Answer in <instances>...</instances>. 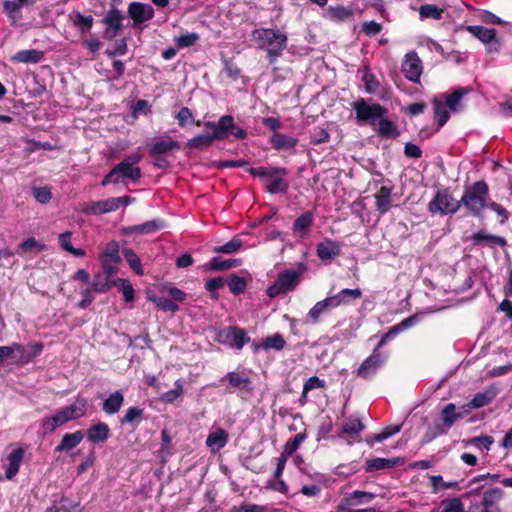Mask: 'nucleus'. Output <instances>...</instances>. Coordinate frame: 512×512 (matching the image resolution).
<instances>
[{
    "instance_id": "obj_36",
    "label": "nucleus",
    "mask_w": 512,
    "mask_h": 512,
    "mask_svg": "<svg viewBox=\"0 0 512 512\" xmlns=\"http://www.w3.org/2000/svg\"><path fill=\"white\" fill-rule=\"evenodd\" d=\"M69 17L73 26L77 28L81 34L89 32L93 27L94 19L91 15H84L79 11H73Z\"/></svg>"
},
{
    "instance_id": "obj_38",
    "label": "nucleus",
    "mask_w": 512,
    "mask_h": 512,
    "mask_svg": "<svg viewBox=\"0 0 512 512\" xmlns=\"http://www.w3.org/2000/svg\"><path fill=\"white\" fill-rule=\"evenodd\" d=\"M433 104V111H434V118L438 122V127L436 131H438L441 127H443L449 120L450 114L447 110L446 104L437 97L433 98L432 100Z\"/></svg>"
},
{
    "instance_id": "obj_49",
    "label": "nucleus",
    "mask_w": 512,
    "mask_h": 512,
    "mask_svg": "<svg viewBox=\"0 0 512 512\" xmlns=\"http://www.w3.org/2000/svg\"><path fill=\"white\" fill-rule=\"evenodd\" d=\"M178 125L181 128H185L188 124H195L196 126H201L202 122L200 120L195 121L192 110L188 107H182L179 112L175 116Z\"/></svg>"
},
{
    "instance_id": "obj_11",
    "label": "nucleus",
    "mask_w": 512,
    "mask_h": 512,
    "mask_svg": "<svg viewBox=\"0 0 512 512\" xmlns=\"http://www.w3.org/2000/svg\"><path fill=\"white\" fill-rule=\"evenodd\" d=\"M127 13L132 27L142 29L145 22L153 19L155 10L150 4L135 1L128 5Z\"/></svg>"
},
{
    "instance_id": "obj_16",
    "label": "nucleus",
    "mask_w": 512,
    "mask_h": 512,
    "mask_svg": "<svg viewBox=\"0 0 512 512\" xmlns=\"http://www.w3.org/2000/svg\"><path fill=\"white\" fill-rule=\"evenodd\" d=\"M384 359L380 352L373 351L359 366L356 375L362 379H370L373 377L379 368L383 365Z\"/></svg>"
},
{
    "instance_id": "obj_21",
    "label": "nucleus",
    "mask_w": 512,
    "mask_h": 512,
    "mask_svg": "<svg viewBox=\"0 0 512 512\" xmlns=\"http://www.w3.org/2000/svg\"><path fill=\"white\" fill-rule=\"evenodd\" d=\"M392 188L381 186L374 194L375 208L381 215L386 214L392 208Z\"/></svg>"
},
{
    "instance_id": "obj_42",
    "label": "nucleus",
    "mask_w": 512,
    "mask_h": 512,
    "mask_svg": "<svg viewBox=\"0 0 512 512\" xmlns=\"http://www.w3.org/2000/svg\"><path fill=\"white\" fill-rule=\"evenodd\" d=\"M100 260H106V262H112L113 264L121 263L119 245L116 241L112 240L109 243H107L105 249L100 254Z\"/></svg>"
},
{
    "instance_id": "obj_12",
    "label": "nucleus",
    "mask_w": 512,
    "mask_h": 512,
    "mask_svg": "<svg viewBox=\"0 0 512 512\" xmlns=\"http://www.w3.org/2000/svg\"><path fill=\"white\" fill-rule=\"evenodd\" d=\"M134 201L131 196L112 197L105 200L92 202V204L85 210L89 214H103L116 211L122 206H127Z\"/></svg>"
},
{
    "instance_id": "obj_15",
    "label": "nucleus",
    "mask_w": 512,
    "mask_h": 512,
    "mask_svg": "<svg viewBox=\"0 0 512 512\" xmlns=\"http://www.w3.org/2000/svg\"><path fill=\"white\" fill-rule=\"evenodd\" d=\"M216 125L218 131H220L219 134L221 141L226 139L229 135H232L240 140H244L247 138V132L241 127L235 125L234 118L231 115L221 116L219 120L216 122Z\"/></svg>"
},
{
    "instance_id": "obj_47",
    "label": "nucleus",
    "mask_w": 512,
    "mask_h": 512,
    "mask_svg": "<svg viewBox=\"0 0 512 512\" xmlns=\"http://www.w3.org/2000/svg\"><path fill=\"white\" fill-rule=\"evenodd\" d=\"M116 281H110L107 277L101 274H96L93 277L91 282V287L95 292L106 293L108 292L114 285Z\"/></svg>"
},
{
    "instance_id": "obj_5",
    "label": "nucleus",
    "mask_w": 512,
    "mask_h": 512,
    "mask_svg": "<svg viewBox=\"0 0 512 512\" xmlns=\"http://www.w3.org/2000/svg\"><path fill=\"white\" fill-rule=\"evenodd\" d=\"M301 271L286 269L278 274L276 281L266 291L270 298L294 291L301 280Z\"/></svg>"
},
{
    "instance_id": "obj_8",
    "label": "nucleus",
    "mask_w": 512,
    "mask_h": 512,
    "mask_svg": "<svg viewBox=\"0 0 512 512\" xmlns=\"http://www.w3.org/2000/svg\"><path fill=\"white\" fill-rule=\"evenodd\" d=\"M202 125L205 129L211 130L212 133L196 135L184 144V149L203 151L211 147L215 141H221L220 131H218L215 121H205Z\"/></svg>"
},
{
    "instance_id": "obj_17",
    "label": "nucleus",
    "mask_w": 512,
    "mask_h": 512,
    "mask_svg": "<svg viewBox=\"0 0 512 512\" xmlns=\"http://www.w3.org/2000/svg\"><path fill=\"white\" fill-rule=\"evenodd\" d=\"M341 245L330 238H325L316 246V254L318 258L325 263L333 261L341 255Z\"/></svg>"
},
{
    "instance_id": "obj_34",
    "label": "nucleus",
    "mask_w": 512,
    "mask_h": 512,
    "mask_svg": "<svg viewBox=\"0 0 512 512\" xmlns=\"http://www.w3.org/2000/svg\"><path fill=\"white\" fill-rule=\"evenodd\" d=\"M44 58V52L37 49L20 50L11 58L13 62L18 63H39Z\"/></svg>"
},
{
    "instance_id": "obj_57",
    "label": "nucleus",
    "mask_w": 512,
    "mask_h": 512,
    "mask_svg": "<svg viewBox=\"0 0 512 512\" xmlns=\"http://www.w3.org/2000/svg\"><path fill=\"white\" fill-rule=\"evenodd\" d=\"M305 438V433L296 434L292 439L286 442L283 454L286 456L293 455L298 450L299 446L305 440Z\"/></svg>"
},
{
    "instance_id": "obj_1",
    "label": "nucleus",
    "mask_w": 512,
    "mask_h": 512,
    "mask_svg": "<svg viewBox=\"0 0 512 512\" xmlns=\"http://www.w3.org/2000/svg\"><path fill=\"white\" fill-rule=\"evenodd\" d=\"M252 36L259 48L266 51V58L270 64L275 63L287 47V35L280 30L258 28L253 31Z\"/></svg>"
},
{
    "instance_id": "obj_48",
    "label": "nucleus",
    "mask_w": 512,
    "mask_h": 512,
    "mask_svg": "<svg viewBox=\"0 0 512 512\" xmlns=\"http://www.w3.org/2000/svg\"><path fill=\"white\" fill-rule=\"evenodd\" d=\"M122 254H123L125 260L127 261V263L129 264L130 268L137 275L141 276V275L144 274V271H143V268H142V264H141V260L138 257V255L132 249L124 248L122 250Z\"/></svg>"
},
{
    "instance_id": "obj_9",
    "label": "nucleus",
    "mask_w": 512,
    "mask_h": 512,
    "mask_svg": "<svg viewBox=\"0 0 512 512\" xmlns=\"http://www.w3.org/2000/svg\"><path fill=\"white\" fill-rule=\"evenodd\" d=\"M216 340L221 344L241 350L251 341V338L248 336L244 328L228 326L218 331Z\"/></svg>"
},
{
    "instance_id": "obj_6",
    "label": "nucleus",
    "mask_w": 512,
    "mask_h": 512,
    "mask_svg": "<svg viewBox=\"0 0 512 512\" xmlns=\"http://www.w3.org/2000/svg\"><path fill=\"white\" fill-rule=\"evenodd\" d=\"M460 209V202L455 200L447 188L438 189L428 203V210L432 214H455Z\"/></svg>"
},
{
    "instance_id": "obj_24",
    "label": "nucleus",
    "mask_w": 512,
    "mask_h": 512,
    "mask_svg": "<svg viewBox=\"0 0 512 512\" xmlns=\"http://www.w3.org/2000/svg\"><path fill=\"white\" fill-rule=\"evenodd\" d=\"M314 223V214L312 211L302 213L293 223L292 231L300 238H305L308 235V230Z\"/></svg>"
},
{
    "instance_id": "obj_14",
    "label": "nucleus",
    "mask_w": 512,
    "mask_h": 512,
    "mask_svg": "<svg viewBox=\"0 0 512 512\" xmlns=\"http://www.w3.org/2000/svg\"><path fill=\"white\" fill-rule=\"evenodd\" d=\"M404 76L413 83H420V77L423 72L422 60L417 52L410 51L404 57L401 65Z\"/></svg>"
},
{
    "instance_id": "obj_33",
    "label": "nucleus",
    "mask_w": 512,
    "mask_h": 512,
    "mask_svg": "<svg viewBox=\"0 0 512 512\" xmlns=\"http://www.w3.org/2000/svg\"><path fill=\"white\" fill-rule=\"evenodd\" d=\"M229 435L226 430L218 428L217 430L209 433L206 438V445L211 448L212 451H219L228 442Z\"/></svg>"
},
{
    "instance_id": "obj_59",
    "label": "nucleus",
    "mask_w": 512,
    "mask_h": 512,
    "mask_svg": "<svg viewBox=\"0 0 512 512\" xmlns=\"http://www.w3.org/2000/svg\"><path fill=\"white\" fill-rule=\"evenodd\" d=\"M224 284L225 281L222 277H213L205 282V289L212 293L211 298H213L214 300H218L219 296L216 293V291L223 288Z\"/></svg>"
},
{
    "instance_id": "obj_44",
    "label": "nucleus",
    "mask_w": 512,
    "mask_h": 512,
    "mask_svg": "<svg viewBox=\"0 0 512 512\" xmlns=\"http://www.w3.org/2000/svg\"><path fill=\"white\" fill-rule=\"evenodd\" d=\"M263 350L281 351L286 346V341L280 333H275L265 337L261 343Z\"/></svg>"
},
{
    "instance_id": "obj_61",
    "label": "nucleus",
    "mask_w": 512,
    "mask_h": 512,
    "mask_svg": "<svg viewBox=\"0 0 512 512\" xmlns=\"http://www.w3.org/2000/svg\"><path fill=\"white\" fill-rule=\"evenodd\" d=\"M325 303H323L322 301H318L308 312V319H309V322H311L312 324H317L319 322V319H320V316L325 312L327 311V309L325 308Z\"/></svg>"
},
{
    "instance_id": "obj_37",
    "label": "nucleus",
    "mask_w": 512,
    "mask_h": 512,
    "mask_svg": "<svg viewBox=\"0 0 512 512\" xmlns=\"http://www.w3.org/2000/svg\"><path fill=\"white\" fill-rule=\"evenodd\" d=\"M122 20L123 16L121 11L115 7H112L106 12L101 22L107 28L121 32L123 29Z\"/></svg>"
},
{
    "instance_id": "obj_4",
    "label": "nucleus",
    "mask_w": 512,
    "mask_h": 512,
    "mask_svg": "<svg viewBox=\"0 0 512 512\" xmlns=\"http://www.w3.org/2000/svg\"><path fill=\"white\" fill-rule=\"evenodd\" d=\"M358 123L375 126L376 123L386 116L388 109L379 103L368 104L365 99L360 98L352 104Z\"/></svg>"
},
{
    "instance_id": "obj_43",
    "label": "nucleus",
    "mask_w": 512,
    "mask_h": 512,
    "mask_svg": "<svg viewBox=\"0 0 512 512\" xmlns=\"http://www.w3.org/2000/svg\"><path fill=\"white\" fill-rule=\"evenodd\" d=\"M241 259H222L221 257H213L209 261V268L213 271H225L240 266Z\"/></svg>"
},
{
    "instance_id": "obj_51",
    "label": "nucleus",
    "mask_w": 512,
    "mask_h": 512,
    "mask_svg": "<svg viewBox=\"0 0 512 512\" xmlns=\"http://www.w3.org/2000/svg\"><path fill=\"white\" fill-rule=\"evenodd\" d=\"M328 16L333 20H347L353 16L351 9L342 5L329 6L327 9Z\"/></svg>"
},
{
    "instance_id": "obj_39",
    "label": "nucleus",
    "mask_w": 512,
    "mask_h": 512,
    "mask_svg": "<svg viewBox=\"0 0 512 512\" xmlns=\"http://www.w3.org/2000/svg\"><path fill=\"white\" fill-rule=\"evenodd\" d=\"M364 428L365 426L360 419L350 416L342 425L341 433L348 435L351 439H356Z\"/></svg>"
},
{
    "instance_id": "obj_35",
    "label": "nucleus",
    "mask_w": 512,
    "mask_h": 512,
    "mask_svg": "<svg viewBox=\"0 0 512 512\" xmlns=\"http://www.w3.org/2000/svg\"><path fill=\"white\" fill-rule=\"evenodd\" d=\"M270 143L276 150H290L297 145L298 139L283 133L275 132L270 138Z\"/></svg>"
},
{
    "instance_id": "obj_27",
    "label": "nucleus",
    "mask_w": 512,
    "mask_h": 512,
    "mask_svg": "<svg viewBox=\"0 0 512 512\" xmlns=\"http://www.w3.org/2000/svg\"><path fill=\"white\" fill-rule=\"evenodd\" d=\"M165 227L164 221L153 219L139 225H133L125 228V234H151Z\"/></svg>"
},
{
    "instance_id": "obj_45",
    "label": "nucleus",
    "mask_w": 512,
    "mask_h": 512,
    "mask_svg": "<svg viewBox=\"0 0 512 512\" xmlns=\"http://www.w3.org/2000/svg\"><path fill=\"white\" fill-rule=\"evenodd\" d=\"M64 424L58 412L52 416H45L41 420V428L45 435L53 433L58 427Z\"/></svg>"
},
{
    "instance_id": "obj_18",
    "label": "nucleus",
    "mask_w": 512,
    "mask_h": 512,
    "mask_svg": "<svg viewBox=\"0 0 512 512\" xmlns=\"http://www.w3.org/2000/svg\"><path fill=\"white\" fill-rule=\"evenodd\" d=\"M10 348H13V354L15 352L19 354L21 364H27L42 353L43 344L41 342L30 344L28 346L30 350H27L25 346L19 343H13L10 345Z\"/></svg>"
},
{
    "instance_id": "obj_22",
    "label": "nucleus",
    "mask_w": 512,
    "mask_h": 512,
    "mask_svg": "<svg viewBox=\"0 0 512 512\" xmlns=\"http://www.w3.org/2000/svg\"><path fill=\"white\" fill-rule=\"evenodd\" d=\"M498 392L499 390L496 387L490 386L483 392L477 393L466 405V407L468 409H478L484 407L496 398Z\"/></svg>"
},
{
    "instance_id": "obj_63",
    "label": "nucleus",
    "mask_w": 512,
    "mask_h": 512,
    "mask_svg": "<svg viewBox=\"0 0 512 512\" xmlns=\"http://www.w3.org/2000/svg\"><path fill=\"white\" fill-rule=\"evenodd\" d=\"M20 2H15L13 0H4L3 8L4 11L8 14L9 18L13 21L16 20L18 14L20 13L21 6Z\"/></svg>"
},
{
    "instance_id": "obj_53",
    "label": "nucleus",
    "mask_w": 512,
    "mask_h": 512,
    "mask_svg": "<svg viewBox=\"0 0 512 512\" xmlns=\"http://www.w3.org/2000/svg\"><path fill=\"white\" fill-rule=\"evenodd\" d=\"M468 92V90L464 87H459L455 89L452 94L445 96V104L446 106L452 110L456 111L457 106L460 104L461 99L463 96Z\"/></svg>"
},
{
    "instance_id": "obj_2",
    "label": "nucleus",
    "mask_w": 512,
    "mask_h": 512,
    "mask_svg": "<svg viewBox=\"0 0 512 512\" xmlns=\"http://www.w3.org/2000/svg\"><path fill=\"white\" fill-rule=\"evenodd\" d=\"M489 200V185L485 180H479L465 188L459 202L460 207L464 206L469 215L482 218Z\"/></svg>"
},
{
    "instance_id": "obj_62",
    "label": "nucleus",
    "mask_w": 512,
    "mask_h": 512,
    "mask_svg": "<svg viewBox=\"0 0 512 512\" xmlns=\"http://www.w3.org/2000/svg\"><path fill=\"white\" fill-rule=\"evenodd\" d=\"M363 81L365 83V89L368 93H375L379 87V82L375 75L367 69L363 74Z\"/></svg>"
},
{
    "instance_id": "obj_56",
    "label": "nucleus",
    "mask_w": 512,
    "mask_h": 512,
    "mask_svg": "<svg viewBox=\"0 0 512 512\" xmlns=\"http://www.w3.org/2000/svg\"><path fill=\"white\" fill-rule=\"evenodd\" d=\"M152 302L156 304V306L162 311H169L175 313L179 310V306L172 299L167 297H158L155 296L150 298Z\"/></svg>"
},
{
    "instance_id": "obj_55",
    "label": "nucleus",
    "mask_w": 512,
    "mask_h": 512,
    "mask_svg": "<svg viewBox=\"0 0 512 512\" xmlns=\"http://www.w3.org/2000/svg\"><path fill=\"white\" fill-rule=\"evenodd\" d=\"M337 296L342 305H347L351 301L360 299L362 297V291L359 288H355V289L345 288V289H342L340 292H338Z\"/></svg>"
},
{
    "instance_id": "obj_40",
    "label": "nucleus",
    "mask_w": 512,
    "mask_h": 512,
    "mask_svg": "<svg viewBox=\"0 0 512 512\" xmlns=\"http://www.w3.org/2000/svg\"><path fill=\"white\" fill-rule=\"evenodd\" d=\"M462 417L463 415L461 413L456 412V406L454 403H448L440 412L441 421L444 423L446 428L449 429Z\"/></svg>"
},
{
    "instance_id": "obj_20",
    "label": "nucleus",
    "mask_w": 512,
    "mask_h": 512,
    "mask_svg": "<svg viewBox=\"0 0 512 512\" xmlns=\"http://www.w3.org/2000/svg\"><path fill=\"white\" fill-rule=\"evenodd\" d=\"M84 435L93 444L104 443L110 436V428L107 423L98 422L91 425Z\"/></svg>"
},
{
    "instance_id": "obj_58",
    "label": "nucleus",
    "mask_w": 512,
    "mask_h": 512,
    "mask_svg": "<svg viewBox=\"0 0 512 512\" xmlns=\"http://www.w3.org/2000/svg\"><path fill=\"white\" fill-rule=\"evenodd\" d=\"M486 208L497 214L500 219L499 223L501 225L505 224L510 218V212L501 204L495 201L489 200Z\"/></svg>"
},
{
    "instance_id": "obj_23",
    "label": "nucleus",
    "mask_w": 512,
    "mask_h": 512,
    "mask_svg": "<svg viewBox=\"0 0 512 512\" xmlns=\"http://www.w3.org/2000/svg\"><path fill=\"white\" fill-rule=\"evenodd\" d=\"M375 131L381 139H397L400 136L397 124L385 116L378 121Z\"/></svg>"
},
{
    "instance_id": "obj_31",
    "label": "nucleus",
    "mask_w": 512,
    "mask_h": 512,
    "mask_svg": "<svg viewBox=\"0 0 512 512\" xmlns=\"http://www.w3.org/2000/svg\"><path fill=\"white\" fill-rule=\"evenodd\" d=\"M180 148L181 144L176 140L159 139L149 147V155L151 157H157L169 151L178 150Z\"/></svg>"
},
{
    "instance_id": "obj_28",
    "label": "nucleus",
    "mask_w": 512,
    "mask_h": 512,
    "mask_svg": "<svg viewBox=\"0 0 512 512\" xmlns=\"http://www.w3.org/2000/svg\"><path fill=\"white\" fill-rule=\"evenodd\" d=\"M470 239L474 246L483 245L484 242L489 245H498L500 247H505L507 245V241L504 237L489 234L485 230H479L472 234Z\"/></svg>"
},
{
    "instance_id": "obj_10",
    "label": "nucleus",
    "mask_w": 512,
    "mask_h": 512,
    "mask_svg": "<svg viewBox=\"0 0 512 512\" xmlns=\"http://www.w3.org/2000/svg\"><path fill=\"white\" fill-rule=\"evenodd\" d=\"M220 382H228L226 392L229 394L234 393L236 390H239L242 394H251L254 390L251 379L245 372L241 371L228 372Z\"/></svg>"
},
{
    "instance_id": "obj_30",
    "label": "nucleus",
    "mask_w": 512,
    "mask_h": 512,
    "mask_svg": "<svg viewBox=\"0 0 512 512\" xmlns=\"http://www.w3.org/2000/svg\"><path fill=\"white\" fill-rule=\"evenodd\" d=\"M503 497V490L499 487L488 489L484 492L482 498L483 509L481 512H500L494 505Z\"/></svg>"
},
{
    "instance_id": "obj_7",
    "label": "nucleus",
    "mask_w": 512,
    "mask_h": 512,
    "mask_svg": "<svg viewBox=\"0 0 512 512\" xmlns=\"http://www.w3.org/2000/svg\"><path fill=\"white\" fill-rule=\"evenodd\" d=\"M140 154H132L125 157L120 163L114 166V172L116 177L114 178V184H117L125 179H129L132 182H137L142 177L140 167L136 166L141 160Z\"/></svg>"
},
{
    "instance_id": "obj_29",
    "label": "nucleus",
    "mask_w": 512,
    "mask_h": 512,
    "mask_svg": "<svg viewBox=\"0 0 512 512\" xmlns=\"http://www.w3.org/2000/svg\"><path fill=\"white\" fill-rule=\"evenodd\" d=\"M84 433L81 430L63 435L60 443L55 447V452H68L77 447L83 440Z\"/></svg>"
},
{
    "instance_id": "obj_54",
    "label": "nucleus",
    "mask_w": 512,
    "mask_h": 512,
    "mask_svg": "<svg viewBox=\"0 0 512 512\" xmlns=\"http://www.w3.org/2000/svg\"><path fill=\"white\" fill-rule=\"evenodd\" d=\"M184 393L182 380L178 379L174 383V388L163 393L160 397V400L164 403H173L179 397H181Z\"/></svg>"
},
{
    "instance_id": "obj_26",
    "label": "nucleus",
    "mask_w": 512,
    "mask_h": 512,
    "mask_svg": "<svg viewBox=\"0 0 512 512\" xmlns=\"http://www.w3.org/2000/svg\"><path fill=\"white\" fill-rule=\"evenodd\" d=\"M25 451L23 448L18 447L14 449L7 457L8 466L5 471V477L12 480L19 472L20 465L23 461Z\"/></svg>"
},
{
    "instance_id": "obj_19",
    "label": "nucleus",
    "mask_w": 512,
    "mask_h": 512,
    "mask_svg": "<svg viewBox=\"0 0 512 512\" xmlns=\"http://www.w3.org/2000/svg\"><path fill=\"white\" fill-rule=\"evenodd\" d=\"M86 404L87 401L85 399L77 400L75 403L63 407L58 411V413L60 414L64 423L77 420L85 415Z\"/></svg>"
},
{
    "instance_id": "obj_50",
    "label": "nucleus",
    "mask_w": 512,
    "mask_h": 512,
    "mask_svg": "<svg viewBox=\"0 0 512 512\" xmlns=\"http://www.w3.org/2000/svg\"><path fill=\"white\" fill-rule=\"evenodd\" d=\"M242 245V240L235 236L227 243L213 247L212 251L215 253L233 254L237 252L242 247Z\"/></svg>"
},
{
    "instance_id": "obj_3",
    "label": "nucleus",
    "mask_w": 512,
    "mask_h": 512,
    "mask_svg": "<svg viewBox=\"0 0 512 512\" xmlns=\"http://www.w3.org/2000/svg\"><path fill=\"white\" fill-rule=\"evenodd\" d=\"M248 172L266 181L265 189L270 194L286 193L289 183L284 179L288 171L284 167H257L249 168Z\"/></svg>"
},
{
    "instance_id": "obj_60",
    "label": "nucleus",
    "mask_w": 512,
    "mask_h": 512,
    "mask_svg": "<svg viewBox=\"0 0 512 512\" xmlns=\"http://www.w3.org/2000/svg\"><path fill=\"white\" fill-rule=\"evenodd\" d=\"M32 194L37 202L41 204H46L52 199L51 189L47 186L44 187H34L32 189Z\"/></svg>"
},
{
    "instance_id": "obj_25",
    "label": "nucleus",
    "mask_w": 512,
    "mask_h": 512,
    "mask_svg": "<svg viewBox=\"0 0 512 512\" xmlns=\"http://www.w3.org/2000/svg\"><path fill=\"white\" fill-rule=\"evenodd\" d=\"M403 463V460L399 457L396 458H373L369 459L365 463V471L368 473L378 471V470H384V469H390L394 468L396 466H399Z\"/></svg>"
},
{
    "instance_id": "obj_64",
    "label": "nucleus",
    "mask_w": 512,
    "mask_h": 512,
    "mask_svg": "<svg viewBox=\"0 0 512 512\" xmlns=\"http://www.w3.org/2000/svg\"><path fill=\"white\" fill-rule=\"evenodd\" d=\"M128 45L127 40L125 38H121L115 42V47L113 50H107L106 54L109 58H114L115 56H123L127 53Z\"/></svg>"
},
{
    "instance_id": "obj_13",
    "label": "nucleus",
    "mask_w": 512,
    "mask_h": 512,
    "mask_svg": "<svg viewBox=\"0 0 512 512\" xmlns=\"http://www.w3.org/2000/svg\"><path fill=\"white\" fill-rule=\"evenodd\" d=\"M466 30L481 42L487 44L488 52H498L500 50L501 43L497 38L496 29H489L480 25H468Z\"/></svg>"
},
{
    "instance_id": "obj_32",
    "label": "nucleus",
    "mask_w": 512,
    "mask_h": 512,
    "mask_svg": "<svg viewBox=\"0 0 512 512\" xmlns=\"http://www.w3.org/2000/svg\"><path fill=\"white\" fill-rule=\"evenodd\" d=\"M124 403V395L122 391L117 390L111 393L102 404V410L107 415H114L119 412Z\"/></svg>"
},
{
    "instance_id": "obj_41",
    "label": "nucleus",
    "mask_w": 512,
    "mask_h": 512,
    "mask_svg": "<svg viewBox=\"0 0 512 512\" xmlns=\"http://www.w3.org/2000/svg\"><path fill=\"white\" fill-rule=\"evenodd\" d=\"M144 409L132 406L129 407L120 419L122 425L128 424L136 428L143 420Z\"/></svg>"
},
{
    "instance_id": "obj_52",
    "label": "nucleus",
    "mask_w": 512,
    "mask_h": 512,
    "mask_svg": "<svg viewBox=\"0 0 512 512\" xmlns=\"http://www.w3.org/2000/svg\"><path fill=\"white\" fill-rule=\"evenodd\" d=\"M443 13V9L438 8L437 6L432 4H424L421 5L419 8V15L421 19L431 18L435 20H440L442 18Z\"/></svg>"
},
{
    "instance_id": "obj_46",
    "label": "nucleus",
    "mask_w": 512,
    "mask_h": 512,
    "mask_svg": "<svg viewBox=\"0 0 512 512\" xmlns=\"http://www.w3.org/2000/svg\"><path fill=\"white\" fill-rule=\"evenodd\" d=\"M227 284L230 292L235 296L244 293L247 288L246 279L237 274L229 275L227 278Z\"/></svg>"
}]
</instances>
